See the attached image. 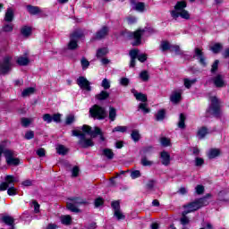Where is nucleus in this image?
<instances>
[{
    "label": "nucleus",
    "instance_id": "nucleus-18",
    "mask_svg": "<svg viewBox=\"0 0 229 229\" xmlns=\"http://www.w3.org/2000/svg\"><path fill=\"white\" fill-rule=\"evenodd\" d=\"M174 10L177 12H182L187 8V1L182 0L178 1L176 4L174 6Z\"/></svg>",
    "mask_w": 229,
    "mask_h": 229
},
{
    "label": "nucleus",
    "instance_id": "nucleus-46",
    "mask_svg": "<svg viewBox=\"0 0 229 229\" xmlns=\"http://www.w3.org/2000/svg\"><path fill=\"white\" fill-rule=\"evenodd\" d=\"M137 61L140 62V64H144V62H146V58H132V59H131L130 67H135Z\"/></svg>",
    "mask_w": 229,
    "mask_h": 229
},
{
    "label": "nucleus",
    "instance_id": "nucleus-19",
    "mask_svg": "<svg viewBox=\"0 0 229 229\" xmlns=\"http://www.w3.org/2000/svg\"><path fill=\"white\" fill-rule=\"evenodd\" d=\"M2 221L8 226H12V228H13V226H15V224H14L15 219H13V217H12L11 216H4L2 217Z\"/></svg>",
    "mask_w": 229,
    "mask_h": 229
},
{
    "label": "nucleus",
    "instance_id": "nucleus-21",
    "mask_svg": "<svg viewBox=\"0 0 229 229\" xmlns=\"http://www.w3.org/2000/svg\"><path fill=\"white\" fill-rule=\"evenodd\" d=\"M35 118H21V124L23 128H28L30 124H33Z\"/></svg>",
    "mask_w": 229,
    "mask_h": 229
},
{
    "label": "nucleus",
    "instance_id": "nucleus-55",
    "mask_svg": "<svg viewBox=\"0 0 229 229\" xmlns=\"http://www.w3.org/2000/svg\"><path fill=\"white\" fill-rule=\"evenodd\" d=\"M111 207H112L114 212H115L117 210H121V204L119 203V200L113 201L111 203Z\"/></svg>",
    "mask_w": 229,
    "mask_h": 229
},
{
    "label": "nucleus",
    "instance_id": "nucleus-28",
    "mask_svg": "<svg viewBox=\"0 0 229 229\" xmlns=\"http://www.w3.org/2000/svg\"><path fill=\"white\" fill-rule=\"evenodd\" d=\"M173 47V45H171V44L169 43V41L165 40V41H162V42H161L160 49H161V51H163V52L171 51V47Z\"/></svg>",
    "mask_w": 229,
    "mask_h": 229
},
{
    "label": "nucleus",
    "instance_id": "nucleus-36",
    "mask_svg": "<svg viewBox=\"0 0 229 229\" xmlns=\"http://www.w3.org/2000/svg\"><path fill=\"white\" fill-rule=\"evenodd\" d=\"M61 223L63 225H69L71 223H72V218L69 215L62 216H61Z\"/></svg>",
    "mask_w": 229,
    "mask_h": 229
},
{
    "label": "nucleus",
    "instance_id": "nucleus-43",
    "mask_svg": "<svg viewBox=\"0 0 229 229\" xmlns=\"http://www.w3.org/2000/svg\"><path fill=\"white\" fill-rule=\"evenodd\" d=\"M178 128L183 129L185 128V114H181L179 116Z\"/></svg>",
    "mask_w": 229,
    "mask_h": 229
},
{
    "label": "nucleus",
    "instance_id": "nucleus-1",
    "mask_svg": "<svg viewBox=\"0 0 229 229\" xmlns=\"http://www.w3.org/2000/svg\"><path fill=\"white\" fill-rule=\"evenodd\" d=\"M80 130H73L72 131V135L73 137H79V145L81 148H92L94 146V141H92V139H96L98 135L100 136V140L103 142L105 141V136H103V131L98 127H95V130L92 131V127L89 125H83ZM87 134L90 135L92 139H87Z\"/></svg>",
    "mask_w": 229,
    "mask_h": 229
},
{
    "label": "nucleus",
    "instance_id": "nucleus-34",
    "mask_svg": "<svg viewBox=\"0 0 229 229\" xmlns=\"http://www.w3.org/2000/svg\"><path fill=\"white\" fill-rule=\"evenodd\" d=\"M32 94H35V88H27L23 89L21 92L22 98H28V96H31Z\"/></svg>",
    "mask_w": 229,
    "mask_h": 229
},
{
    "label": "nucleus",
    "instance_id": "nucleus-41",
    "mask_svg": "<svg viewBox=\"0 0 229 229\" xmlns=\"http://www.w3.org/2000/svg\"><path fill=\"white\" fill-rule=\"evenodd\" d=\"M31 61L28 58H18L16 64L21 66L29 65Z\"/></svg>",
    "mask_w": 229,
    "mask_h": 229
},
{
    "label": "nucleus",
    "instance_id": "nucleus-33",
    "mask_svg": "<svg viewBox=\"0 0 229 229\" xmlns=\"http://www.w3.org/2000/svg\"><path fill=\"white\" fill-rule=\"evenodd\" d=\"M106 55H108V49L106 47L99 48L97 51V58H103V56H106Z\"/></svg>",
    "mask_w": 229,
    "mask_h": 229
},
{
    "label": "nucleus",
    "instance_id": "nucleus-11",
    "mask_svg": "<svg viewBox=\"0 0 229 229\" xmlns=\"http://www.w3.org/2000/svg\"><path fill=\"white\" fill-rule=\"evenodd\" d=\"M70 38H72V40H76V42H78V40L85 38V33L80 29L75 30L70 34Z\"/></svg>",
    "mask_w": 229,
    "mask_h": 229
},
{
    "label": "nucleus",
    "instance_id": "nucleus-6",
    "mask_svg": "<svg viewBox=\"0 0 229 229\" xmlns=\"http://www.w3.org/2000/svg\"><path fill=\"white\" fill-rule=\"evenodd\" d=\"M19 182V179L13 175H6L5 182L0 183V191H6L10 187H13V183Z\"/></svg>",
    "mask_w": 229,
    "mask_h": 229
},
{
    "label": "nucleus",
    "instance_id": "nucleus-58",
    "mask_svg": "<svg viewBox=\"0 0 229 229\" xmlns=\"http://www.w3.org/2000/svg\"><path fill=\"white\" fill-rule=\"evenodd\" d=\"M7 194L8 196H15V194H17V189H15V187L13 186H9V188H7Z\"/></svg>",
    "mask_w": 229,
    "mask_h": 229
},
{
    "label": "nucleus",
    "instance_id": "nucleus-64",
    "mask_svg": "<svg viewBox=\"0 0 229 229\" xmlns=\"http://www.w3.org/2000/svg\"><path fill=\"white\" fill-rule=\"evenodd\" d=\"M203 164H205V160H203V158H201V157L195 158V165L197 167H200V165H203Z\"/></svg>",
    "mask_w": 229,
    "mask_h": 229
},
{
    "label": "nucleus",
    "instance_id": "nucleus-50",
    "mask_svg": "<svg viewBox=\"0 0 229 229\" xmlns=\"http://www.w3.org/2000/svg\"><path fill=\"white\" fill-rule=\"evenodd\" d=\"M204 58L203 50L201 48L196 47L195 48V55H193V58Z\"/></svg>",
    "mask_w": 229,
    "mask_h": 229
},
{
    "label": "nucleus",
    "instance_id": "nucleus-49",
    "mask_svg": "<svg viewBox=\"0 0 229 229\" xmlns=\"http://www.w3.org/2000/svg\"><path fill=\"white\" fill-rule=\"evenodd\" d=\"M194 83H196V79H193V80L184 79V87L186 89H191V87H192Z\"/></svg>",
    "mask_w": 229,
    "mask_h": 229
},
{
    "label": "nucleus",
    "instance_id": "nucleus-5",
    "mask_svg": "<svg viewBox=\"0 0 229 229\" xmlns=\"http://www.w3.org/2000/svg\"><path fill=\"white\" fill-rule=\"evenodd\" d=\"M146 33V29H138L134 32H129L128 38H134L132 46H140L142 44V35Z\"/></svg>",
    "mask_w": 229,
    "mask_h": 229
},
{
    "label": "nucleus",
    "instance_id": "nucleus-23",
    "mask_svg": "<svg viewBox=\"0 0 229 229\" xmlns=\"http://www.w3.org/2000/svg\"><path fill=\"white\" fill-rule=\"evenodd\" d=\"M207 135H208V129H207V127H201L198 130L197 137H199V139H205Z\"/></svg>",
    "mask_w": 229,
    "mask_h": 229
},
{
    "label": "nucleus",
    "instance_id": "nucleus-39",
    "mask_svg": "<svg viewBox=\"0 0 229 229\" xmlns=\"http://www.w3.org/2000/svg\"><path fill=\"white\" fill-rule=\"evenodd\" d=\"M68 49L71 51H74L75 49H78V41L70 38V41L68 43Z\"/></svg>",
    "mask_w": 229,
    "mask_h": 229
},
{
    "label": "nucleus",
    "instance_id": "nucleus-54",
    "mask_svg": "<svg viewBox=\"0 0 229 229\" xmlns=\"http://www.w3.org/2000/svg\"><path fill=\"white\" fill-rule=\"evenodd\" d=\"M140 110H142L143 114H149L150 110L148 108V104L141 103L139 105Z\"/></svg>",
    "mask_w": 229,
    "mask_h": 229
},
{
    "label": "nucleus",
    "instance_id": "nucleus-37",
    "mask_svg": "<svg viewBox=\"0 0 229 229\" xmlns=\"http://www.w3.org/2000/svg\"><path fill=\"white\" fill-rule=\"evenodd\" d=\"M160 144L161 146H163V148H169L170 146H172L171 140L166 137H162L160 139Z\"/></svg>",
    "mask_w": 229,
    "mask_h": 229
},
{
    "label": "nucleus",
    "instance_id": "nucleus-3",
    "mask_svg": "<svg viewBox=\"0 0 229 229\" xmlns=\"http://www.w3.org/2000/svg\"><path fill=\"white\" fill-rule=\"evenodd\" d=\"M211 105L207 110L208 115H215V117H219L221 115V106L219 104V99L216 97L210 98Z\"/></svg>",
    "mask_w": 229,
    "mask_h": 229
},
{
    "label": "nucleus",
    "instance_id": "nucleus-32",
    "mask_svg": "<svg viewBox=\"0 0 229 229\" xmlns=\"http://www.w3.org/2000/svg\"><path fill=\"white\" fill-rule=\"evenodd\" d=\"M187 214H189L187 211H183L182 214L180 221L181 225H189V223H191V220L189 219V216H187Z\"/></svg>",
    "mask_w": 229,
    "mask_h": 229
},
{
    "label": "nucleus",
    "instance_id": "nucleus-53",
    "mask_svg": "<svg viewBox=\"0 0 229 229\" xmlns=\"http://www.w3.org/2000/svg\"><path fill=\"white\" fill-rule=\"evenodd\" d=\"M180 15L182 19H185L186 21H189V19H191V14L189 13V11L185 9L182 11H180Z\"/></svg>",
    "mask_w": 229,
    "mask_h": 229
},
{
    "label": "nucleus",
    "instance_id": "nucleus-42",
    "mask_svg": "<svg viewBox=\"0 0 229 229\" xmlns=\"http://www.w3.org/2000/svg\"><path fill=\"white\" fill-rule=\"evenodd\" d=\"M165 118V110L161 109L156 114V121H164Z\"/></svg>",
    "mask_w": 229,
    "mask_h": 229
},
{
    "label": "nucleus",
    "instance_id": "nucleus-17",
    "mask_svg": "<svg viewBox=\"0 0 229 229\" xmlns=\"http://www.w3.org/2000/svg\"><path fill=\"white\" fill-rule=\"evenodd\" d=\"M209 51L213 53V55H219L223 51V44L215 43L214 45L209 47Z\"/></svg>",
    "mask_w": 229,
    "mask_h": 229
},
{
    "label": "nucleus",
    "instance_id": "nucleus-25",
    "mask_svg": "<svg viewBox=\"0 0 229 229\" xmlns=\"http://www.w3.org/2000/svg\"><path fill=\"white\" fill-rule=\"evenodd\" d=\"M221 155V149L219 148H212L208 151V158H216Z\"/></svg>",
    "mask_w": 229,
    "mask_h": 229
},
{
    "label": "nucleus",
    "instance_id": "nucleus-13",
    "mask_svg": "<svg viewBox=\"0 0 229 229\" xmlns=\"http://www.w3.org/2000/svg\"><path fill=\"white\" fill-rule=\"evenodd\" d=\"M170 101H172L174 105H178V103L182 101V90L174 91L170 97Z\"/></svg>",
    "mask_w": 229,
    "mask_h": 229
},
{
    "label": "nucleus",
    "instance_id": "nucleus-56",
    "mask_svg": "<svg viewBox=\"0 0 229 229\" xmlns=\"http://www.w3.org/2000/svg\"><path fill=\"white\" fill-rule=\"evenodd\" d=\"M43 121L47 123V124H50V123H53V116H51L49 114H43Z\"/></svg>",
    "mask_w": 229,
    "mask_h": 229
},
{
    "label": "nucleus",
    "instance_id": "nucleus-47",
    "mask_svg": "<svg viewBox=\"0 0 229 229\" xmlns=\"http://www.w3.org/2000/svg\"><path fill=\"white\" fill-rule=\"evenodd\" d=\"M140 53V50L134 48L130 50L129 56L130 58H139V54Z\"/></svg>",
    "mask_w": 229,
    "mask_h": 229
},
{
    "label": "nucleus",
    "instance_id": "nucleus-26",
    "mask_svg": "<svg viewBox=\"0 0 229 229\" xmlns=\"http://www.w3.org/2000/svg\"><path fill=\"white\" fill-rule=\"evenodd\" d=\"M109 97V92L102 90L99 94L96 95V99H98V101H104V99H108Z\"/></svg>",
    "mask_w": 229,
    "mask_h": 229
},
{
    "label": "nucleus",
    "instance_id": "nucleus-2",
    "mask_svg": "<svg viewBox=\"0 0 229 229\" xmlns=\"http://www.w3.org/2000/svg\"><path fill=\"white\" fill-rule=\"evenodd\" d=\"M207 205H208V200H207V197L201 198L184 206V211L188 214H191V212H196V210H199L201 207H207Z\"/></svg>",
    "mask_w": 229,
    "mask_h": 229
},
{
    "label": "nucleus",
    "instance_id": "nucleus-38",
    "mask_svg": "<svg viewBox=\"0 0 229 229\" xmlns=\"http://www.w3.org/2000/svg\"><path fill=\"white\" fill-rule=\"evenodd\" d=\"M131 137L134 142H139L140 140V132H139V130H133Z\"/></svg>",
    "mask_w": 229,
    "mask_h": 229
},
{
    "label": "nucleus",
    "instance_id": "nucleus-14",
    "mask_svg": "<svg viewBox=\"0 0 229 229\" xmlns=\"http://www.w3.org/2000/svg\"><path fill=\"white\" fill-rule=\"evenodd\" d=\"M212 81L214 85L218 88L225 87V77H223V75L221 74H217L216 76H215L212 79Z\"/></svg>",
    "mask_w": 229,
    "mask_h": 229
},
{
    "label": "nucleus",
    "instance_id": "nucleus-22",
    "mask_svg": "<svg viewBox=\"0 0 229 229\" xmlns=\"http://www.w3.org/2000/svg\"><path fill=\"white\" fill-rule=\"evenodd\" d=\"M69 201L73 202L77 206H79V205H87V203H88L87 199H81L80 197L71 198V199H69Z\"/></svg>",
    "mask_w": 229,
    "mask_h": 229
},
{
    "label": "nucleus",
    "instance_id": "nucleus-7",
    "mask_svg": "<svg viewBox=\"0 0 229 229\" xmlns=\"http://www.w3.org/2000/svg\"><path fill=\"white\" fill-rule=\"evenodd\" d=\"M110 33V28L108 26L104 25L99 30H98L94 37L92 38V40H103V38H106Z\"/></svg>",
    "mask_w": 229,
    "mask_h": 229
},
{
    "label": "nucleus",
    "instance_id": "nucleus-4",
    "mask_svg": "<svg viewBox=\"0 0 229 229\" xmlns=\"http://www.w3.org/2000/svg\"><path fill=\"white\" fill-rule=\"evenodd\" d=\"M89 114L94 119H98L99 121H103L106 117V111L105 108L95 105L89 109Z\"/></svg>",
    "mask_w": 229,
    "mask_h": 229
},
{
    "label": "nucleus",
    "instance_id": "nucleus-27",
    "mask_svg": "<svg viewBox=\"0 0 229 229\" xmlns=\"http://www.w3.org/2000/svg\"><path fill=\"white\" fill-rule=\"evenodd\" d=\"M170 53H174L175 55H178L179 56L183 55V52L182 48H180V46L178 45H172V47L170 48Z\"/></svg>",
    "mask_w": 229,
    "mask_h": 229
},
{
    "label": "nucleus",
    "instance_id": "nucleus-59",
    "mask_svg": "<svg viewBox=\"0 0 229 229\" xmlns=\"http://www.w3.org/2000/svg\"><path fill=\"white\" fill-rule=\"evenodd\" d=\"M101 85L105 90H108V89H110V81L104 79Z\"/></svg>",
    "mask_w": 229,
    "mask_h": 229
},
{
    "label": "nucleus",
    "instance_id": "nucleus-45",
    "mask_svg": "<svg viewBox=\"0 0 229 229\" xmlns=\"http://www.w3.org/2000/svg\"><path fill=\"white\" fill-rule=\"evenodd\" d=\"M103 155H105V157H106V158H108L109 160H112V158H114V152L110 148H105L103 150Z\"/></svg>",
    "mask_w": 229,
    "mask_h": 229
},
{
    "label": "nucleus",
    "instance_id": "nucleus-8",
    "mask_svg": "<svg viewBox=\"0 0 229 229\" xmlns=\"http://www.w3.org/2000/svg\"><path fill=\"white\" fill-rule=\"evenodd\" d=\"M4 155L8 165H19L20 160L17 157H13V152L12 150H4Z\"/></svg>",
    "mask_w": 229,
    "mask_h": 229
},
{
    "label": "nucleus",
    "instance_id": "nucleus-44",
    "mask_svg": "<svg viewBox=\"0 0 229 229\" xmlns=\"http://www.w3.org/2000/svg\"><path fill=\"white\" fill-rule=\"evenodd\" d=\"M140 78L142 81H149V73L148 71H142L140 73Z\"/></svg>",
    "mask_w": 229,
    "mask_h": 229
},
{
    "label": "nucleus",
    "instance_id": "nucleus-15",
    "mask_svg": "<svg viewBox=\"0 0 229 229\" xmlns=\"http://www.w3.org/2000/svg\"><path fill=\"white\" fill-rule=\"evenodd\" d=\"M26 8L30 15H38V13H42V10H40V7L38 6L28 4Z\"/></svg>",
    "mask_w": 229,
    "mask_h": 229
},
{
    "label": "nucleus",
    "instance_id": "nucleus-31",
    "mask_svg": "<svg viewBox=\"0 0 229 229\" xmlns=\"http://www.w3.org/2000/svg\"><path fill=\"white\" fill-rule=\"evenodd\" d=\"M13 31V24H4L1 30L0 33H12Z\"/></svg>",
    "mask_w": 229,
    "mask_h": 229
},
{
    "label": "nucleus",
    "instance_id": "nucleus-51",
    "mask_svg": "<svg viewBox=\"0 0 229 229\" xmlns=\"http://www.w3.org/2000/svg\"><path fill=\"white\" fill-rule=\"evenodd\" d=\"M128 131V127L126 126H116L113 129V133H115V131H119L120 133H124Z\"/></svg>",
    "mask_w": 229,
    "mask_h": 229
},
{
    "label": "nucleus",
    "instance_id": "nucleus-40",
    "mask_svg": "<svg viewBox=\"0 0 229 229\" xmlns=\"http://www.w3.org/2000/svg\"><path fill=\"white\" fill-rule=\"evenodd\" d=\"M68 151L69 149H67V148H65L64 145H58L56 147V152L58 155H67Z\"/></svg>",
    "mask_w": 229,
    "mask_h": 229
},
{
    "label": "nucleus",
    "instance_id": "nucleus-62",
    "mask_svg": "<svg viewBox=\"0 0 229 229\" xmlns=\"http://www.w3.org/2000/svg\"><path fill=\"white\" fill-rule=\"evenodd\" d=\"M62 119V114H53L52 116V121H54V123H61Z\"/></svg>",
    "mask_w": 229,
    "mask_h": 229
},
{
    "label": "nucleus",
    "instance_id": "nucleus-10",
    "mask_svg": "<svg viewBox=\"0 0 229 229\" xmlns=\"http://www.w3.org/2000/svg\"><path fill=\"white\" fill-rule=\"evenodd\" d=\"M77 85H79L81 89L88 90V92H90L92 90V89L90 88V82L85 77H79L77 79Z\"/></svg>",
    "mask_w": 229,
    "mask_h": 229
},
{
    "label": "nucleus",
    "instance_id": "nucleus-16",
    "mask_svg": "<svg viewBox=\"0 0 229 229\" xmlns=\"http://www.w3.org/2000/svg\"><path fill=\"white\" fill-rule=\"evenodd\" d=\"M13 19H15V13H13V9L9 7L5 12L4 21L5 22H13Z\"/></svg>",
    "mask_w": 229,
    "mask_h": 229
},
{
    "label": "nucleus",
    "instance_id": "nucleus-63",
    "mask_svg": "<svg viewBox=\"0 0 229 229\" xmlns=\"http://www.w3.org/2000/svg\"><path fill=\"white\" fill-rule=\"evenodd\" d=\"M74 121H75V118L73 114H69L68 116H66V120H65L66 124H72Z\"/></svg>",
    "mask_w": 229,
    "mask_h": 229
},
{
    "label": "nucleus",
    "instance_id": "nucleus-30",
    "mask_svg": "<svg viewBox=\"0 0 229 229\" xmlns=\"http://www.w3.org/2000/svg\"><path fill=\"white\" fill-rule=\"evenodd\" d=\"M31 31H32L31 27H28V26H23L21 30V35H23V37H26V38L31 36Z\"/></svg>",
    "mask_w": 229,
    "mask_h": 229
},
{
    "label": "nucleus",
    "instance_id": "nucleus-52",
    "mask_svg": "<svg viewBox=\"0 0 229 229\" xmlns=\"http://www.w3.org/2000/svg\"><path fill=\"white\" fill-rule=\"evenodd\" d=\"M141 165H143L144 167L151 166V165H153V161H149V159H148V157H143L141 158Z\"/></svg>",
    "mask_w": 229,
    "mask_h": 229
},
{
    "label": "nucleus",
    "instance_id": "nucleus-35",
    "mask_svg": "<svg viewBox=\"0 0 229 229\" xmlns=\"http://www.w3.org/2000/svg\"><path fill=\"white\" fill-rule=\"evenodd\" d=\"M115 117H117V110L115 107H109V119L110 121L114 122L115 121Z\"/></svg>",
    "mask_w": 229,
    "mask_h": 229
},
{
    "label": "nucleus",
    "instance_id": "nucleus-61",
    "mask_svg": "<svg viewBox=\"0 0 229 229\" xmlns=\"http://www.w3.org/2000/svg\"><path fill=\"white\" fill-rule=\"evenodd\" d=\"M35 137V132L33 131H28L25 133V139L27 140H31V139H33Z\"/></svg>",
    "mask_w": 229,
    "mask_h": 229
},
{
    "label": "nucleus",
    "instance_id": "nucleus-29",
    "mask_svg": "<svg viewBox=\"0 0 229 229\" xmlns=\"http://www.w3.org/2000/svg\"><path fill=\"white\" fill-rule=\"evenodd\" d=\"M133 94L137 101H142V103H146V101H148V96H146L145 94L139 93L137 91H134Z\"/></svg>",
    "mask_w": 229,
    "mask_h": 229
},
{
    "label": "nucleus",
    "instance_id": "nucleus-60",
    "mask_svg": "<svg viewBox=\"0 0 229 229\" xmlns=\"http://www.w3.org/2000/svg\"><path fill=\"white\" fill-rule=\"evenodd\" d=\"M81 64L83 70L89 69V65H90V63L89 62V60L85 58L81 59Z\"/></svg>",
    "mask_w": 229,
    "mask_h": 229
},
{
    "label": "nucleus",
    "instance_id": "nucleus-48",
    "mask_svg": "<svg viewBox=\"0 0 229 229\" xmlns=\"http://www.w3.org/2000/svg\"><path fill=\"white\" fill-rule=\"evenodd\" d=\"M114 217H116V219L118 221H121L122 219H125L126 218V216L123 214L121 209H119L117 211H114Z\"/></svg>",
    "mask_w": 229,
    "mask_h": 229
},
{
    "label": "nucleus",
    "instance_id": "nucleus-12",
    "mask_svg": "<svg viewBox=\"0 0 229 229\" xmlns=\"http://www.w3.org/2000/svg\"><path fill=\"white\" fill-rule=\"evenodd\" d=\"M161 164L163 165H169L171 164V154L169 152L164 150L160 153Z\"/></svg>",
    "mask_w": 229,
    "mask_h": 229
},
{
    "label": "nucleus",
    "instance_id": "nucleus-57",
    "mask_svg": "<svg viewBox=\"0 0 229 229\" xmlns=\"http://www.w3.org/2000/svg\"><path fill=\"white\" fill-rule=\"evenodd\" d=\"M131 178L132 180H135L137 178H140V171L139 170H133L131 172Z\"/></svg>",
    "mask_w": 229,
    "mask_h": 229
},
{
    "label": "nucleus",
    "instance_id": "nucleus-20",
    "mask_svg": "<svg viewBox=\"0 0 229 229\" xmlns=\"http://www.w3.org/2000/svg\"><path fill=\"white\" fill-rule=\"evenodd\" d=\"M66 207H67L68 210H70L71 212H74L75 214H79V212H81V209L78 208L76 204L72 202V200H69L66 203Z\"/></svg>",
    "mask_w": 229,
    "mask_h": 229
},
{
    "label": "nucleus",
    "instance_id": "nucleus-9",
    "mask_svg": "<svg viewBox=\"0 0 229 229\" xmlns=\"http://www.w3.org/2000/svg\"><path fill=\"white\" fill-rule=\"evenodd\" d=\"M13 64H12V61L10 59H2L0 61V72L2 74H8L10 71H12V67Z\"/></svg>",
    "mask_w": 229,
    "mask_h": 229
},
{
    "label": "nucleus",
    "instance_id": "nucleus-24",
    "mask_svg": "<svg viewBox=\"0 0 229 229\" xmlns=\"http://www.w3.org/2000/svg\"><path fill=\"white\" fill-rule=\"evenodd\" d=\"M132 10L136 12H145L146 11V4L144 2H138L133 7Z\"/></svg>",
    "mask_w": 229,
    "mask_h": 229
}]
</instances>
